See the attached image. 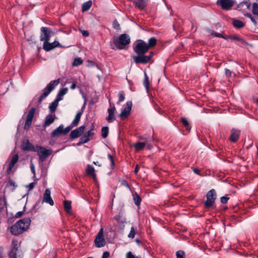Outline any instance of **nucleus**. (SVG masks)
<instances>
[{"mask_svg":"<svg viewBox=\"0 0 258 258\" xmlns=\"http://www.w3.org/2000/svg\"><path fill=\"white\" fill-rule=\"evenodd\" d=\"M134 51L138 54L133 57L136 63L146 64L150 61L154 55L153 51H150L148 55L145 54L149 50L147 43L142 40H139L134 46Z\"/></svg>","mask_w":258,"mask_h":258,"instance_id":"1","label":"nucleus"},{"mask_svg":"<svg viewBox=\"0 0 258 258\" xmlns=\"http://www.w3.org/2000/svg\"><path fill=\"white\" fill-rule=\"evenodd\" d=\"M30 221H31L29 219H23L20 220L11 227V232L15 235L21 234L28 228Z\"/></svg>","mask_w":258,"mask_h":258,"instance_id":"2","label":"nucleus"},{"mask_svg":"<svg viewBox=\"0 0 258 258\" xmlns=\"http://www.w3.org/2000/svg\"><path fill=\"white\" fill-rule=\"evenodd\" d=\"M19 244L16 239H13L11 245L9 255L10 258H23V253L19 249Z\"/></svg>","mask_w":258,"mask_h":258,"instance_id":"3","label":"nucleus"},{"mask_svg":"<svg viewBox=\"0 0 258 258\" xmlns=\"http://www.w3.org/2000/svg\"><path fill=\"white\" fill-rule=\"evenodd\" d=\"M59 83V80H53L50 82V83L43 89V92L38 99L39 104L41 103L42 101L49 94V93L55 88Z\"/></svg>","mask_w":258,"mask_h":258,"instance_id":"4","label":"nucleus"},{"mask_svg":"<svg viewBox=\"0 0 258 258\" xmlns=\"http://www.w3.org/2000/svg\"><path fill=\"white\" fill-rule=\"evenodd\" d=\"M131 42L130 36L126 34H121L117 39L114 40L113 42L117 48L122 49L124 46Z\"/></svg>","mask_w":258,"mask_h":258,"instance_id":"5","label":"nucleus"},{"mask_svg":"<svg viewBox=\"0 0 258 258\" xmlns=\"http://www.w3.org/2000/svg\"><path fill=\"white\" fill-rule=\"evenodd\" d=\"M207 200L204 203L205 207L207 208L211 207L216 198V192L214 189L210 190L207 194Z\"/></svg>","mask_w":258,"mask_h":258,"instance_id":"6","label":"nucleus"},{"mask_svg":"<svg viewBox=\"0 0 258 258\" xmlns=\"http://www.w3.org/2000/svg\"><path fill=\"white\" fill-rule=\"evenodd\" d=\"M140 139L142 140H144V142H137L134 145V147L137 151H139L143 150L146 146L148 147L149 149H150L152 147L150 140L147 138H145L141 137Z\"/></svg>","mask_w":258,"mask_h":258,"instance_id":"7","label":"nucleus"},{"mask_svg":"<svg viewBox=\"0 0 258 258\" xmlns=\"http://www.w3.org/2000/svg\"><path fill=\"white\" fill-rule=\"evenodd\" d=\"M40 40L43 42V44L49 41L51 37V31L48 27H42L40 29Z\"/></svg>","mask_w":258,"mask_h":258,"instance_id":"8","label":"nucleus"},{"mask_svg":"<svg viewBox=\"0 0 258 258\" xmlns=\"http://www.w3.org/2000/svg\"><path fill=\"white\" fill-rule=\"evenodd\" d=\"M94 126L92 125L90 130L86 132L80 138L79 144L86 143L92 139V137L94 135Z\"/></svg>","mask_w":258,"mask_h":258,"instance_id":"9","label":"nucleus"},{"mask_svg":"<svg viewBox=\"0 0 258 258\" xmlns=\"http://www.w3.org/2000/svg\"><path fill=\"white\" fill-rule=\"evenodd\" d=\"M37 151L41 161H43L51 153V151L46 150L42 147L37 146Z\"/></svg>","mask_w":258,"mask_h":258,"instance_id":"10","label":"nucleus"},{"mask_svg":"<svg viewBox=\"0 0 258 258\" xmlns=\"http://www.w3.org/2000/svg\"><path fill=\"white\" fill-rule=\"evenodd\" d=\"M217 4L220 6L223 10H230L234 4V0H218Z\"/></svg>","mask_w":258,"mask_h":258,"instance_id":"11","label":"nucleus"},{"mask_svg":"<svg viewBox=\"0 0 258 258\" xmlns=\"http://www.w3.org/2000/svg\"><path fill=\"white\" fill-rule=\"evenodd\" d=\"M95 245L97 247H101L105 245V241L103 238V229L101 228L98 233L95 239Z\"/></svg>","mask_w":258,"mask_h":258,"instance_id":"12","label":"nucleus"},{"mask_svg":"<svg viewBox=\"0 0 258 258\" xmlns=\"http://www.w3.org/2000/svg\"><path fill=\"white\" fill-rule=\"evenodd\" d=\"M35 112V108L34 107H32L29 110L26 118V120L24 125V129L27 130L31 125L33 118L34 117V115Z\"/></svg>","mask_w":258,"mask_h":258,"instance_id":"13","label":"nucleus"},{"mask_svg":"<svg viewBox=\"0 0 258 258\" xmlns=\"http://www.w3.org/2000/svg\"><path fill=\"white\" fill-rule=\"evenodd\" d=\"M132 107V103L131 101H128L126 103L125 107L122 109L119 116L122 118H125L127 117L130 114L131 110Z\"/></svg>","mask_w":258,"mask_h":258,"instance_id":"14","label":"nucleus"},{"mask_svg":"<svg viewBox=\"0 0 258 258\" xmlns=\"http://www.w3.org/2000/svg\"><path fill=\"white\" fill-rule=\"evenodd\" d=\"M115 111V107L113 105H112L111 104H110V107L107 109L108 115L106 118L108 122H112L116 119L115 116L114 115Z\"/></svg>","mask_w":258,"mask_h":258,"instance_id":"15","label":"nucleus"},{"mask_svg":"<svg viewBox=\"0 0 258 258\" xmlns=\"http://www.w3.org/2000/svg\"><path fill=\"white\" fill-rule=\"evenodd\" d=\"M42 203L45 202L49 204L50 206L54 205V202L50 196V190L47 188L45 189L43 194V200L41 201Z\"/></svg>","mask_w":258,"mask_h":258,"instance_id":"16","label":"nucleus"},{"mask_svg":"<svg viewBox=\"0 0 258 258\" xmlns=\"http://www.w3.org/2000/svg\"><path fill=\"white\" fill-rule=\"evenodd\" d=\"M85 128V125H82L78 128L73 130L70 134V138L74 139L79 137L84 133Z\"/></svg>","mask_w":258,"mask_h":258,"instance_id":"17","label":"nucleus"},{"mask_svg":"<svg viewBox=\"0 0 258 258\" xmlns=\"http://www.w3.org/2000/svg\"><path fill=\"white\" fill-rule=\"evenodd\" d=\"M57 47H61L60 44L57 41H54L52 43H49L48 41L45 44H43V48L47 51H50Z\"/></svg>","mask_w":258,"mask_h":258,"instance_id":"18","label":"nucleus"},{"mask_svg":"<svg viewBox=\"0 0 258 258\" xmlns=\"http://www.w3.org/2000/svg\"><path fill=\"white\" fill-rule=\"evenodd\" d=\"M21 148L23 151H36L34 146L30 143L28 140L23 141L21 145Z\"/></svg>","mask_w":258,"mask_h":258,"instance_id":"19","label":"nucleus"},{"mask_svg":"<svg viewBox=\"0 0 258 258\" xmlns=\"http://www.w3.org/2000/svg\"><path fill=\"white\" fill-rule=\"evenodd\" d=\"M240 135V131L235 128L231 130V135L229 140L233 143H236L239 139Z\"/></svg>","mask_w":258,"mask_h":258,"instance_id":"20","label":"nucleus"},{"mask_svg":"<svg viewBox=\"0 0 258 258\" xmlns=\"http://www.w3.org/2000/svg\"><path fill=\"white\" fill-rule=\"evenodd\" d=\"M55 118H56V117L55 114H48L45 118L44 122L42 125L43 127L45 128L49 126L54 122Z\"/></svg>","mask_w":258,"mask_h":258,"instance_id":"21","label":"nucleus"},{"mask_svg":"<svg viewBox=\"0 0 258 258\" xmlns=\"http://www.w3.org/2000/svg\"><path fill=\"white\" fill-rule=\"evenodd\" d=\"M18 159H19V156L17 154L14 155L13 156V157L11 159V161L9 164V167L7 170V173L8 174H9L11 173V172L13 168L15 166V164L18 162Z\"/></svg>","mask_w":258,"mask_h":258,"instance_id":"22","label":"nucleus"},{"mask_svg":"<svg viewBox=\"0 0 258 258\" xmlns=\"http://www.w3.org/2000/svg\"><path fill=\"white\" fill-rule=\"evenodd\" d=\"M148 1V0H135L134 4L138 9L143 10L146 7Z\"/></svg>","mask_w":258,"mask_h":258,"instance_id":"23","label":"nucleus"},{"mask_svg":"<svg viewBox=\"0 0 258 258\" xmlns=\"http://www.w3.org/2000/svg\"><path fill=\"white\" fill-rule=\"evenodd\" d=\"M84 106H85V105H84L83 108H82L81 111L78 112L76 114L74 120L73 121V122L71 123V124L73 126H74V127L76 126L78 124V123L80 120L81 117L83 113V111H84L83 108L84 107Z\"/></svg>","mask_w":258,"mask_h":258,"instance_id":"24","label":"nucleus"},{"mask_svg":"<svg viewBox=\"0 0 258 258\" xmlns=\"http://www.w3.org/2000/svg\"><path fill=\"white\" fill-rule=\"evenodd\" d=\"M63 125H60L58 127L55 128L51 134L52 137L58 136L59 135L63 134Z\"/></svg>","mask_w":258,"mask_h":258,"instance_id":"25","label":"nucleus"},{"mask_svg":"<svg viewBox=\"0 0 258 258\" xmlns=\"http://www.w3.org/2000/svg\"><path fill=\"white\" fill-rule=\"evenodd\" d=\"M86 172L88 175L92 176L93 178L95 179L96 175L95 173L94 168L90 165L87 166V168L86 169Z\"/></svg>","mask_w":258,"mask_h":258,"instance_id":"26","label":"nucleus"},{"mask_svg":"<svg viewBox=\"0 0 258 258\" xmlns=\"http://www.w3.org/2000/svg\"><path fill=\"white\" fill-rule=\"evenodd\" d=\"M7 208V201L5 196L0 198V212L5 210Z\"/></svg>","mask_w":258,"mask_h":258,"instance_id":"27","label":"nucleus"},{"mask_svg":"<svg viewBox=\"0 0 258 258\" xmlns=\"http://www.w3.org/2000/svg\"><path fill=\"white\" fill-rule=\"evenodd\" d=\"M92 5V2L91 1H89L85 3H84L82 6V11L83 12L88 11L91 8Z\"/></svg>","mask_w":258,"mask_h":258,"instance_id":"28","label":"nucleus"},{"mask_svg":"<svg viewBox=\"0 0 258 258\" xmlns=\"http://www.w3.org/2000/svg\"><path fill=\"white\" fill-rule=\"evenodd\" d=\"M227 38V39H230L231 40H233L237 41L239 42V44L246 43V42L244 40H243L241 37H240L239 36H238L237 35H231V36H228Z\"/></svg>","mask_w":258,"mask_h":258,"instance_id":"29","label":"nucleus"},{"mask_svg":"<svg viewBox=\"0 0 258 258\" xmlns=\"http://www.w3.org/2000/svg\"><path fill=\"white\" fill-rule=\"evenodd\" d=\"M68 89L67 88H64L60 89L57 95L56 98L58 99V100H61L62 99V97L68 92Z\"/></svg>","mask_w":258,"mask_h":258,"instance_id":"30","label":"nucleus"},{"mask_svg":"<svg viewBox=\"0 0 258 258\" xmlns=\"http://www.w3.org/2000/svg\"><path fill=\"white\" fill-rule=\"evenodd\" d=\"M59 101L60 100H58V99L56 98V99L50 104L49 108L51 112L55 111Z\"/></svg>","mask_w":258,"mask_h":258,"instance_id":"31","label":"nucleus"},{"mask_svg":"<svg viewBox=\"0 0 258 258\" xmlns=\"http://www.w3.org/2000/svg\"><path fill=\"white\" fill-rule=\"evenodd\" d=\"M133 196L135 204L137 206H140L142 201V199L140 196L137 192H135L133 194Z\"/></svg>","mask_w":258,"mask_h":258,"instance_id":"32","label":"nucleus"},{"mask_svg":"<svg viewBox=\"0 0 258 258\" xmlns=\"http://www.w3.org/2000/svg\"><path fill=\"white\" fill-rule=\"evenodd\" d=\"M157 40L155 37H152L150 38L148 40V43H147V45L149 49L151 47L155 46L156 45Z\"/></svg>","mask_w":258,"mask_h":258,"instance_id":"33","label":"nucleus"},{"mask_svg":"<svg viewBox=\"0 0 258 258\" xmlns=\"http://www.w3.org/2000/svg\"><path fill=\"white\" fill-rule=\"evenodd\" d=\"M233 25L234 27L239 29L244 26V23L242 21L238 20H234L233 21Z\"/></svg>","mask_w":258,"mask_h":258,"instance_id":"34","label":"nucleus"},{"mask_svg":"<svg viewBox=\"0 0 258 258\" xmlns=\"http://www.w3.org/2000/svg\"><path fill=\"white\" fill-rule=\"evenodd\" d=\"M181 121L185 127L186 130L189 132L190 130V127L189 126L187 120L184 117H182L181 118Z\"/></svg>","mask_w":258,"mask_h":258,"instance_id":"35","label":"nucleus"},{"mask_svg":"<svg viewBox=\"0 0 258 258\" xmlns=\"http://www.w3.org/2000/svg\"><path fill=\"white\" fill-rule=\"evenodd\" d=\"M64 208L67 213H69L71 210V202L69 201H64Z\"/></svg>","mask_w":258,"mask_h":258,"instance_id":"36","label":"nucleus"},{"mask_svg":"<svg viewBox=\"0 0 258 258\" xmlns=\"http://www.w3.org/2000/svg\"><path fill=\"white\" fill-rule=\"evenodd\" d=\"M109 132V129L108 127L107 126L103 127L101 129V136L102 138H106L108 135Z\"/></svg>","mask_w":258,"mask_h":258,"instance_id":"37","label":"nucleus"},{"mask_svg":"<svg viewBox=\"0 0 258 258\" xmlns=\"http://www.w3.org/2000/svg\"><path fill=\"white\" fill-rule=\"evenodd\" d=\"M144 85L147 91H148L149 89L150 86V81L149 78L148 77L147 74H145V78L144 80Z\"/></svg>","mask_w":258,"mask_h":258,"instance_id":"38","label":"nucleus"},{"mask_svg":"<svg viewBox=\"0 0 258 258\" xmlns=\"http://www.w3.org/2000/svg\"><path fill=\"white\" fill-rule=\"evenodd\" d=\"M125 99V94L123 91H120L118 93V100L117 104H119L121 102H122Z\"/></svg>","mask_w":258,"mask_h":258,"instance_id":"39","label":"nucleus"},{"mask_svg":"<svg viewBox=\"0 0 258 258\" xmlns=\"http://www.w3.org/2000/svg\"><path fill=\"white\" fill-rule=\"evenodd\" d=\"M82 63H83V60L81 58H80V57L75 58L73 62V66H78L81 64Z\"/></svg>","mask_w":258,"mask_h":258,"instance_id":"40","label":"nucleus"},{"mask_svg":"<svg viewBox=\"0 0 258 258\" xmlns=\"http://www.w3.org/2000/svg\"><path fill=\"white\" fill-rule=\"evenodd\" d=\"M252 12L253 15H258V4L254 3L252 5Z\"/></svg>","mask_w":258,"mask_h":258,"instance_id":"41","label":"nucleus"},{"mask_svg":"<svg viewBox=\"0 0 258 258\" xmlns=\"http://www.w3.org/2000/svg\"><path fill=\"white\" fill-rule=\"evenodd\" d=\"M7 187H13L12 190H14L15 187H16V183L14 181H13L12 179H9L8 181L7 185Z\"/></svg>","mask_w":258,"mask_h":258,"instance_id":"42","label":"nucleus"},{"mask_svg":"<svg viewBox=\"0 0 258 258\" xmlns=\"http://www.w3.org/2000/svg\"><path fill=\"white\" fill-rule=\"evenodd\" d=\"M244 16H246V17L249 18L255 26L257 25V20H255V17L252 16L250 14H245Z\"/></svg>","mask_w":258,"mask_h":258,"instance_id":"43","label":"nucleus"},{"mask_svg":"<svg viewBox=\"0 0 258 258\" xmlns=\"http://www.w3.org/2000/svg\"><path fill=\"white\" fill-rule=\"evenodd\" d=\"M136 233V231L134 228V227H132L131 228V231L128 234V237L130 238H134L135 237V235Z\"/></svg>","mask_w":258,"mask_h":258,"instance_id":"44","label":"nucleus"},{"mask_svg":"<svg viewBox=\"0 0 258 258\" xmlns=\"http://www.w3.org/2000/svg\"><path fill=\"white\" fill-rule=\"evenodd\" d=\"M176 255V258H185V253L182 250L177 251Z\"/></svg>","mask_w":258,"mask_h":258,"instance_id":"45","label":"nucleus"},{"mask_svg":"<svg viewBox=\"0 0 258 258\" xmlns=\"http://www.w3.org/2000/svg\"><path fill=\"white\" fill-rule=\"evenodd\" d=\"M211 35L215 37H220V38H222L224 39H227V38L226 37L223 36L222 34L219 33L215 32L214 31H213L211 33Z\"/></svg>","mask_w":258,"mask_h":258,"instance_id":"46","label":"nucleus"},{"mask_svg":"<svg viewBox=\"0 0 258 258\" xmlns=\"http://www.w3.org/2000/svg\"><path fill=\"white\" fill-rule=\"evenodd\" d=\"M113 27L114 29L116 30H119L120 29V25L118 23V22L117 21V20H114L113 23Z\"/></svg>","mask_w":258,"mask_h":258,"instance_id":"47","label":"nucleus"},{"mask_svg":"<svg viewBox=\"0 0 258 258\" xmlns=\"http://www.w3.org/2000/svg\"><path fill=\"white\" fill-rule=\"evenodd\" d=\"M74 126H73L72 124H71L70 126L66 127L64 129L63 128V134L66 135L68 134L69 131Z\"/></svg>","mask_w":258,"mask_h":258,"instance_id":"48","label":"nucleus"},{"mask_svg":"<svg viewBox=\"0 0 258 258\" xmlns=\"http://www.w3.org/2000/svg\"><path fill=\"white\" fill-rule=\"evenodd\" d=\"M229 198L226 196L222 197L220 199V201L222 204H226L227 203Z\"/></svg>","mask_w":258,"mask_h":258,"instance_id":"49","label":"nucleus"},{"mask_svg":"<svg viewBox=\"0 0 258 258\" xmlns=\"http://www.w3.org/2000/svg\"><path fill=\"white\" fill-rule=\"evenodd\" d=\"M108 157L111 162V166L113 167L114 166V161L113 157L111 155V154H108Z\"/></svg>","mask_w":258,"mask_h":258,"instance_id":"50","label":"nucleus"},{"mask_svg":"<svg viewBox=\"0 0 258 258\" xmlns=\"http://www.w3.org/2000/svg\"><path fill=\"white\" fill-rule=\"evenodd\" d=\"M36 184V182H31L27 186V188L29 190H30L34 187Z\"/></svg>","mask_w":258,"mask_h":258,"instance_id":"51","label":"nucleus"},{"mask_svg":"<svg viewBox=\"0 0 258 258\" xmlns=\"http://www.w3.org/2000/svg\"><path fill=\"white\" fill-rule=\"evenodd\" d=\"M110 254L108 251H104L103 253L102 258H108L109 257Z\"/></svg>","mask_w":258,"mask_h":258,"instance_id":"52","label":"nucleus"},{"mask_svg":"<svg viewBox=\"0 0 258 258\" xmlns=\"http://www.w3.org/2000/svg\"><path fill=\"white\" fill-rule=\"evenodd\" d=\"M126 258H135V256L133 254V253L131 251H129L126 253Z\"/></svg>","mask_w":258,"mask_h":258,"instance_id":"53","label":"nucleus"},{"mask_svg":"<svg viewBox=\"0 0 258 258\" xmlns=\"http://www.w3.org/2000/svg\"><path fill=\"white\" fill-rule=\"evenodd\" d=\"M122 185L126 187L127 188L130 189V186L126 180H122Z\"/></svg>","mask_w":258,"mask_h":258,"instance_id":"54","label":"nucleus"},{"mask_svg":"<svg viewBox=\"0 0 258 258\" xmlns=\"http://www.w3.org/2000/svg\"><path fill=\"white\" fill-rule=\"evenodd\" d=\"M225 74L227 76V77H230L231 75V72L230 70L227 69H226L225 70Z\"/></svg>","mask_w":258,"mask_h":258,"instance_id":"55","label":"nucleus"},{"mask_svg":"<svg viewBox=\"0 0 258 258\" xmlns=\"http://www.w3.org/2000/svg\"><path fill=\"white\" fill-rule=\"evenodd\" d=\"M82 34L83 36H84L85 37H87L89 35L88 31H86V30L82 31Z\"/></svg>","mask_w":258,"mask_h":258,"instance_id":"56","label":"nucleus"},{"mask_svg":"<svg viewBox=\"0 0 258 258\" xmlns=\"http://www.w3.org/2000/svg\"><path fill=\"white\" fill-rule=\"evenodd\" d=\"M76 83L74 82L72 83V85L71 86L70 88L72 90H74V89H75L76 88Z\"/></svg>","mask_w":258,"mask_h":258,"instance_id":"57","label":"nucleus"},{"mask_svg":"<svg viewBox=\"0 0 258 258\" xmlns=\"http://www.w3.org/2000/svg\"><path fill=\"white\" fill-rule=\"evenodd\" d=\"M138 171H139V166H138V165H137L135 167V169L134 170V172L136 174H137L138 173Z\"/></svg>","mask_w":258,"mask_h":258,"instance_id":"58","label":"nucleus"},{"mask_svg":"<svg viewBox=\"0 0 258 258\" xmlns=\"http://www.w3.org/2000/svg\"><path fill=\"white\" fill-rule=\"evenodd\" d=\"M193 171L195 173H196L197 174H200V171L198 169L194 168L193 169Z\"/></svg>","mask_w":258,"mask_h":258,"instance_id":"59","label":"nucleus"},{"mask_svg":"<svg viewBox=\"0 0 258 258\" xmlns=\"http://www.w3.org/2000/svg\"><path fill=\"white\" fill-rule=\"evenodd\" d=\"M31 170H32V171L33 173L34 174H35V168H34V166L33 164H32V165H31Z\"/></svg>","mask_w":258,"mask_h":258,"instance_id":"60","label":"nucleus"},{"mask_svg":"<svg viewBox=\"0 0 258 258\" xmlns=\"http://www.w3.org/2000/svg\"><path fill=\"white\" fill-rule=\"evenodd\" d=\"M23 214V212H18L16 215L17 217H21Z\"/></svg>","mask_w":258,"mask_h":258,"instance_id":"61","label":"nucleus"},{"mask_svg":"<svg viewBox=\"0 0 258 258\" xmlns=\"http://www.w3.org/2000/svg\"><path fill=\"white\" fill-rule=\"evenodd\" d=\"M3 253V249L2 247H0V255H2Z\"/></svg>","mask_w":258,"mask_h":258,"instance_id":"62","label":"nucleus"},{"mask_svg":"<svg viewBox=\"0 0 258 258\" xmlns=\"http://www.w3.org/2000/svg\"><path fill=\"white\" fill-rule=\"evenodd\" d=\"M253 17H255V20H257V24H258V15H254Z\"/></svg>","mask_w":258,"mask_h":258,"instance_id":"63","label":"nucleus"},{"mask_svg":"<svg viewBox=\"0 0 258 258\" xmlns=\"http://www.w3.org/2000/svg\"><path fill=\"white\" fill-rule=\"evenodd\" d=\"M136 242H137L139 245L140 244V240L139 239H138V238H137V239H136Z\"/></svg>","mask_w":258,"mask_h":258,"instance_id":"64","label":"nucleus"}]
</instances>
